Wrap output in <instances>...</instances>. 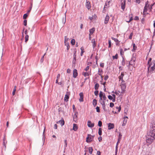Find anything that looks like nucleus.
<instances>
[{
	"mask_svg": "<svg viewBox=\"0 0 155 155\" xmlns=\"http://www.w3.org/2000/svg\"><path fill=\"white\" fill-rule=\"evenodd\" d=\"M150 131L146 136V142L149 144H151L155 139V121L150 124Z\"/></svg>",
	"mask_w": 155,
	"mask_h": 155,
	"instance_id": "obj_1",
	"label": "nucleus"
},
{
	"mask_svg": "<svg viewBox=\"0 0 155 155\" xmlns=\"http://www.w3.org/2000/svg\"><path fill=\"white\" fill-rule=\"evenodd\" d=\"M94 137V135H91L90 134H88L87 137L86 138V142L88 143L91 142Z\"/></svg>",
	"mask_w": 155,
	"mask_h": 155,
	"instance_id": "obj_2",
	"label": "nucleus"
},
{
	"mask_svg": "<svg viewBox=\"0 0 155 155\" xmlns=\"http://www.w3.org/2000/svg\"><path fill=\"white\" fill-rule=\"evenodd\" d=\"M153 65L150 68V70H149V73L152 74L153 72V71L155 69V61L153 60L152 61Z\"/></svg>",
	"mask_w": 155,
	"mask_h": 155,
	"instance_id": "obj_3",
	"label": "nucleus"
},
{
	"mask_svg": "<svg viewBox=\"0 0 155 155\" xmlns=\"http://www.w3.org/2000/svg\"><path fill=\"white\" fill-rule=\"evenodd\" d=\"M78 112L76 111L75 112L74 114L73 115V120L75 123H77L78 121Z\"/></svg>",
	"mask_w": 155,
	"mask_h": 155,
	"instance_id": "obj_4",
	"label": "nucleus"
},
{
	"mask_svg": "<svg viewBox=\"0 0 155 155\" xmlns=\"http://www.w3.org/2000/svg\"><path fill=\"white\" fill-rule=\"evenodd\" d=\"M79 95L80 97V98L79 99V101L80 102H83L84 101V95L83 93L82 92H81L79 94Z\"/></svg>",
	"mask_w": 155,
	"mask_h": 155,
	"instance_id": "obj_5",
	"label": "nucleus"
},
{
	"mask_svg": "<svg viewBox=\"0 0 155 155\" xmlns=\"http://www.w3.org/2000/svg\"><path fill=\"white\" fill-rule=\"evenodd\" d=\"M94 123H92L91 121L88 120L87 121V126L89 127L92 128L94 126Z\"/></svg>",
	"mask_w": 155,
	"mask_h": 155,
	"instance_id": "obj_6",
	"label": "nucleus"
},
{
	"mask_svg": "<svg viewBox=\"0 0 155 155\" xmlns=\"http://www.w3.org/2000/svg\"><path fill=\"white\" fill-rule=\"evenodd\" d=\"M78 75L77 70L76 69H74L73 71V77L74 78H76Z\"/></svg>",
	"mask_w": 155,
	"mask_h": 155,
	"instance_id": "obj_7",
	"label": "nucleus"
},
{
	"mask_svg": "<svg viewBox=\"0 0 155 155\" xmlns=\"http://www.w3.org/2000/svg\"><path fill=\"white\" fill-rule=\"evenodd\" d=\"M114 127V124L113 123H109L108 125V130H111L113 129Z\"/></svg>",
	"mask_w": 155,
	"mask_h": 155,
	"instance_id": "obj_8",
	"label": "nucleus"
},
{
	"mask_svg": "<svg viewBox=\"0 0 155 155\" xmlns=\"http://www.w3.org/2000/svg\"><path fill=\"white\" fill-rule=\"evenodd\" d=\"M86 6L87 8L88 9H89L91 7L90 2L89 1H87V0H86Z\"/></svg>",
	"mask_w": 155,
	"mask_h": 155,
	"instance_id": "obj_9",
	"label": "nucleus"
},
{
	"mask_svg": "<svg viewBox=\"0 0 155 155\" xmlns=\"http://www.w3.org/2000/svg\"><path fill=\"white\" fill-rule=\"evenodd\" d=\"M153 64V63H152V62H151L150 63V64H147V65H148V71H147V73H148V74H147V76L148 77L149 75V69H150V67Z\"/></svg>",
	"mask_w": 155,
	"mask_h": 155,
	"instance_id": "obj_10",
	"label": "nucleus"
},
{
	"mask_svg": "<svg viewBox=\"0 0 155 155\" xmlns=\"http://www.w3.org/2000/svg\"><path fill=\"white\" fill-rule=\"evenodd\" d=\"M126 85L125 83H121L120 86L121 90H125L126 86Z\"/></svg>",
	"mask_w": 155,
	"mask_h": 155,
	"instance_id": "obj_11",
	"label": "nucleus"
},
{
	"mask_svg": "<svg viewBox=\"0 0 155 155\" xmlns=\"http://www.w3.org/2000/svg\"><path fill=\"white\" fill-rule=\"evenodd\" d=\"M58 124H60L61 126H62L63 125H64V120H61L58 121L57 123Z\"/></svg>",
	"mask_w": 155,
	"mask_h": 155,
	"instance_id": "obj_12",
	"label": "nucleus"
},
{
	"mask_svg": "<svg viewBox=\"0 0 155 155\" xmlns=\"http://www.w3.org/2000/svg\"><path fill=\"white\" fill-rule=\"evenodd\" d=\"M68 92H67L64 98V101L67 102L68 101V99L69 98V95L68 94Z\"/></svg>",
	"mask_w": 155,
	"mask_h": 155,
	"instance_id": "obj_13",
	"label": "nucleus"
},
{
	"mask_svg": "<svg viewBox=\"0 0 155 155\" xmlns=\"http://www.w3.org/2000/svg\"><path fill=\"white\" fill-rule=\"evenodd\" d=\"M110 17L109 16L107 15L105 18V21H104V23L105 24H107L108 23L109 20V19Z\"/></svg>",
	"mask_w": 155,
	"mask_h": 155,
	"instance_id": "obj_14",
	"label": "nucleus"
},
{
	"mask_svg": "<svg viewBox=\"0 0 155 155\" xmlns=\"http://www.w3.org/2000/svg\"><path fill=\"white\" fill-rule=\"evenodd\" d=\"M78 127L77 125L76 124H74L73 126V130L74 131H76L78 129Z\"/></svg>",
	"mask_w": 155,
	"mask_h": 155,
	"instance_id": "obj_15",
	"label": "nucleus"
},
{
	"mask_svg": "<svg viewBox=\"0 0 155 155\" xmlns=\"http://www.w3.org/2000/svg\"><path fill=\"white\" fill-rule=\"evenodd\" d=\"M95 31V28H93L90 29L89 30L90 34H92Z\"/></svg>",
	"mask_w": 155,
	"mask_h": 155,
	"instance_id": "obj_16",
	"label": "nucleus"
},
{
	"mask_svg": "<svg viewBox=\"0 0 155 155\" xmlns=\"http://www.w3.org/2000/svg\"><path fill=\"white\" fill-rule=\"evenodd\" d=\"M91 42L93 43L92 46L93 48H94L96 46V42L95 40L94 39H93L92 40Z\"/></svg>",
	"mask_w": 155,
	"mask_h": 155,
	"instance_id": "obj_17",
	"label": "nucleus"
},
{
	"mask_svg": "<svg viewBox=\"0 0 155 155\" xmlns=\"http://www.w3.org/2000/svg\"><path fill=\"white\" fill-rule=\"evenodd\" d=\"M133 49L132 50V51H135V50L136 49L137 47L136 46L135 44L134 43L133 44Z\"/></svg>",
	"mask_w": 155,
	"mask_h": 155,
	"instance_id": "obj_18",
	"label": "nucleus"
},
{
	"mask_svg": "<svg viewBox=\"0 0 155 155\" xmlns=\"http://www.w3.org/2000/svg\"><path fill=\"white\" fill-rule=\"evenodd\" d=\"M93 104L94 107H95L97 104V101L96 99L93 100Z\"/></svg>",
	"mask_w": 155,
	"mask_h": 155,
	"instance_id": "obj_19",
	"label": "nucleus"
},
{
	"mask_svg": "<svg viewBox=\"0 0 155 155\" xmlns=\"http://www.w3.org/2000/svg\"><path fill=\"white\" fill-rule=\"evenodd\" d=\"M125 4H124L123 2H122L121 4V7L122 9L123 10H124V9L125 8Z\"/></svg>",
	"mask_w": 155,
	"mask_h": 155,
	"instance_id": "obj_20",
	"label": "nucleus"
},
{
	"mask_svg": "<svg viewBox=\"0 0 155 155\" xmlns=\"http://www.w3.org/2000/svg\"><path fill=\"white\" fill-rule=\"evenodd\" d=\"M99 85L98 83H96L94 85V88L96 90H97L99 87Z\"/></svg>",
	"mask_w": 155,
	"mask_h": 155,
	"instance_id": "obj_21",
	"label": "nucleus"
},
{
	"mask_svg": "<svg viewBox=\"0 0 155 155\" xmlns=\"http://www.w3.org/2000/svg\"><path fill=\"white\" fill-rule=\"evenodd\" d=\"M102 129L101 128H99L98 129V133L99 135L100 136H101L102 135Z\"/></svg>",
	"mask_w": 155,
	"mask_h": 155,
	"instance_id": "obj_22",
	"label": "nucleus"
},
{
	"mask_svg": "<svg viewBox=\"0 0 155 155\" xmlns=\"http://www.w3.org/2000/svg\"><path fill=\"white\" fill-rule=\"evenodd\" d=\"M124 75V74L123 72H122L120 75L119 77V79L120 80V79L122 80V79H123V77Z\"/></svg>",
	"mask_w": 155,
	"mask_h": 155,
	"instance_id": "obj_23",
	"label": "nucleus"
},
{
	"mask_svg": "<svg viewBox=\"0 0 155 155\" xmlns=\"http://www.w3.org/2000/svg\"><path fill=\"white\" fill-rule=\"evenodd\" d=\"M65 45L67 47V50H68L70 48L69 44L68 42L66 43H64Z\"/></svg>",
	"mask_w": 155,
	"mask_h": 155,
	"instance_id": "obj_24",
	"label": "nucleus"
},
{
	"mask_svg": "<svg viewBox=\"0 0 155 155\" xmlns=\"http://www.w3.org/2000/svg\"><path fill=\"white\" fill-rule=\"evenodd\" d=\"M88 150H89V153L91 154L92 153L93 150L92 147H89L88 148Z\"/></svg>",
	"mask_w": 155,
	"mask_h": 155,
	"instance_id": "obj_25",
	"label": "nucleus"
},
{
	"mask_svg": "<svg viewBox=\"0 0 155 155\" xmlns=\"http://www.w3.org/2000/svg\"><path fill=\"white\" fill-rule=\"evenodd\" d=\"M16 86H15L14 87L12 93V94L13 95H14L15 94V92L16 91Z\"/></svg>",
	"mask_w": 155,
	"mask_h": 155,
	"instance_id": "obj_26",
	"label": "nucleus"
},
{
	"mask_svg": "<svg viewBox=\"0 0 155 155\" xmlns=\"http://www.w3.org/2000/svg\"><path fill=\"white\" fill-rule=\"evenodd\" d=\"M45 54H46V53H45L44 54V55L41 58V59L40 60V62L41 63H42L43 62L44 59V57H45Z\"/></svg>",
	"mask_w": 155,
	"mask_h": 155,
	"instance_id": "obj_27",
	"label": "nucleus"
},
{
	"mask_svg": "<svg viewBox=\"0 0 155 155\" xmlns=\"http://www.w3.org/2000/svg\"><path fill=\"white\" fill-rule=\"evenodd\" d=\"M135 62L133 61H130L129 63V64L133 66L135 64Z\"/></svg>",
	"mask_w": 155,
	"mask_h": 155,
	"instance_id": "obj_28",
	"label": "nucleus"
},
{
	"mask_svg": "<svg viewBox=\"0 0 155 155\" xmlns=\"http://www.w3.org/2000/svg\"><path fill=\"white\" fill-rule=\"evenodd\" d=\"M29 36L28 35H27L25 36V42L26 43L28 40Z\"/></svg>",
	"mask_w": 155,
	"mask_h": 155,
	"instance_id": "obj_29",
	"label": "nucleus"
},
{
	"mask_svg": "<svg viewBox=\"0 0 155 155\" xmlns=\"http://www.w3.org/2000/svg\"><path fill=\"white\" fill-rule=\"evenodd\" d=\"M45 127L44 130L43 131V137H42V140L43 141H45Z\"/></svg>",
	"mask_w": 155,
	"mask_h": 155,
	"instance_id": "obj_30",
	"label": "nucleus"
},
{
	"mask_svg": "<svg viewBox=\"0 0 155 155\" xmlns=\"http://www.w3.org/2000/svg\"><path fill=\"white\" fill-rule=\"evenodd\" d=\"M120 55L122 56L124 54V52L123 51V49L122 48H121L120 49Z\"/></svg>",
	"mask_w": 155,
	"mask_h": 155,
	"instance_id": "obj_31",
	"label": "nucleus"
},
{
	"mask_svg": "<svg viewBox=\"0 0 155 155\" xmlns=\"http://www.w3.org/2000/svg\"><path fill=\"white\" fill-rule=\"evenodd\" d=\"M75 40L74 39H72L71 41V44L72 45H74L75 44Z\"/></svg>",
	"mask_w": 155,
	"mask_h": 155,
	"instance_id": "obj_32",
	"label": "nucleus"
},
{
	"mask_svg": "<svg viewBox=\"0 0 155 155\" xmlns=\"http://www.w3.org/2000/svg\"><path fill=\"white\" fill-rule=\"evenodd\" d=\"M123 60L122 62V64L123 66H124L125 65V61L124 60V57L122 56Z\"/></svg>",
	"mask_w": 155,
	"mask_h": 155,
	"instance_id": "obj_33",
	"label": "nucleus"
},
{
	"mask_svg": "<svg viewBox=\"0 0 155 155\" xmlns=\"http://www.w3.org/2000/svg\"><path fill=\"white\" fill-rule=\"evenodd\" d=\"M98 126L99 127H101L102 126V122L101 121L99 120L98 122Z\"/></svg>",
	"mask_w": 155,
	"mask_h": 155,
	"instance_id": "obj_34",
	"label": "nucleus"
},
{
	"mask_svg": "<svg viewBox=\"0 0 155 155\" xmlns=\"http://www.w3.org/2000/svg\"><path fill=\"white\" fill-rule=\"evenodd\" d=\"M112 58L113 60H114L115 59H117L118 58V54H116L115 56H113Z\"/></svg>",
	"mask_w": 155,
	"mask_h": 155,
	"instance_id": "obj_35",
	"label": "nucleus"
},
{
	"mask_svg": "<svg viewBox=\"0 0 155 155\" xmlns=\"http://www.w3.org/2000/svg\"><path fill=\"white\" fill-rule=\"evenodd\" d=\"M68 38H67L66 36H65L64 37V43H66L68 42Z\"/></svg>",
	"mask_w": 155,
	"mask_h": 155,
	"instance_id": "obj_36",
	"label": "nucleus"
},
{
	"mask_svg": "<svg viewBox=\"0 0 155 155\" xmlns=\"http://www.w3.org/2000/svg\"><path fill=\"white\" fill-rule=\"evenodd\" d=\"M154 3L151 4L150 5V7H148L149 9L150 10V11H151L152 9V7L154 5Z\"/></svg>",
	"mask_w": 155,
	"mask_h": 155,
	"instance_id": "obj_37",
	"label": "nucleus"
},
{
	"mask_svg": "<svg viewBox=\"0 0 155 155\" xmlns=\"http://www.w3.org/2000/svg\"><path fill=\"white\" fill-rule=\"evenodd\" d=\"M136 60V58L134 56V54H133V57L132 58L131 61H133L134 62H135Z\"/></svg>",
	"mask_w": 155,
	"mask_h": 155,
	"instance_id": "obj_38",
	"label": "nucleus"
},
{
	"mask_svg": "<svg viewBox=\"0 0 155 155\" xmlns=\"http://www.w3.org/2000/svg\"><path fill=\"white\" fill-rule=\"evenodd\" d=\"M28 16V15L27 13L24 14L23 16V18L24 19H25Z\"/></svg>",
	"mask_w": 155,
	"mask_h": 155,
	"instance_id": "obj_39",
	"label": "nucleus"
},
{
	"mask_svg": "<svg viewBox=\"0 0 155 155\" xmlns=\"http://www.w3.org/2000/svg\"><path fill=\"white\" fill-rule=\"evenodd\" d=\"M111 39L113 40H114L116 42H120V41H119L116 38H114V37H111Z\"/></svg>",
	"mask_w": 155,
	"mask_h": 155,
	"instance_id": "obj_40",
	"label": "nucleus"
},
{
	"mask_svg": "<svg viewBox=\"0 0 155 155\" xmlns=\"http://www.w3.org/2000/svg\"><path fill=\"white\" fill-rule=\"evenodd\" d=\"M96 109L97 112L99 113L100 112V107H99L97 106L96 108Z\"/></svg>",
	"mask_w": 155,
	"mask_h": 155,
	"instance_id": "obj_41",
	"label": "nucleus"
},
{
	"mask_svg": "<svg viewBox=\"0 0 155 155\" xmlns=\"http://www.w3.org/2000/svg\"><path fill=\"white\" fill-rule=\"evenodd\" d=\"M104 94L101 91L99 93V97H102L103 95H104Z\"/></svg>",
	"mask_w": 155,
	"mask_h": 155,
	"instance_id": "obj_42",
	"label": "nucleus"
},
{
	"mask_svg": "<svg viewBox=\"0 0 155 155\" xmlns=\"http://www.w3.org/2000/svg\"><path fill=\"white\" fill-rule=\"evenodd\" d=\"M148 1H147L145 3V7L148 8L149 6V5L148 4Z\"/></svg>",
	"mask_w": 155,
	"mask_h": 155,
	"instance_id": "obj_43",
	"label": "nucleus"
},
{
	"mask_svg": "<svg viewBox=\"0 0 155 155\" xmlns=\"http://www.w3.org/2000/svg\"><path fill=\"white\" fill-rule=\"evenodd\" d=\"M102 97H103V100L105 101L107 99V97H106L105 95V94H104V95L102 96Z\"/></svg>",
	"mask_w": 155,
	"mask_h": 155,
	"instance_id": "obj_44",
	"label": "nucleus"
},
{
	"mask_svg": "<svg viewBox=\"0 0 155 155\" xmlns=\"http://www.w3.org/2000/svg\"><path fill=\"white\" fill-rule=\"evenodd\" d=\"M64 142L65 143L64 146L65 147H66L67 146V140H64Z\"/></svg>",
	"mask_w": 155,
	"mask_h": 155,
	"instance_id": "obj_45",
	"label": "nucleus"
},
{
	"mask_svg": "<svg viewBox=\"0 0 155 155\" xmlns=\"http://www.w3.org/2000/svg\"><path fill=\"white\" fill-rule=\"evenodd\" d=\"M133 35V33L131 32L130 34V35L129 37V39H131Z\"/></svg>",
	"mask_w": 155,
	"mask_h": 155,
	"instance_id": "obj_46",
	"label": "nucleus"
},
{
	"mask_svg": "<svg viewBox=\"0 0 155 155\" xmlns=\"http://www.w3.org/2000/svg\"><path fill=\"white\" fill-rule=\"evenodd\" d=\"M114 106V104L113 103L111 102L110 104V106L111 107H113Z\"/></svg>",
	"mask_w": 155,
	"mask_h": 155,
	"instance_id": "obj_47",
	"label": "nucleus"
},
{
	"mask_svg": "<svg viewBox=\"0 0 155 155\" xmlns=\"http://www.w3.org/2000/svg\"><path fill=\"white\" fill-rule=\"evenodd\" d=\"M24 25L25 26H26L27 25V21L25 19L24 21Z\"/></svg>",
	"mask_w": 155,
	"mask_h": 155,
	"instance_id": "obj_48",
	"label": "nucleus"
},
{
	"mask_svg": "<svg viewBox=\"0 0 155 155\" xmlns=\"http://www.w3.org/2000/svg\"><path fill=\"white\" fill-rule=\"evenodd\" d=\"M5 138L4 137V138H3V145H5Z\"/></svg>",
	"mask_w": 155,
	"mask_h": 155,
	"instance_id": "obj_49",
	"label": "nucleus"
},
{
	"mask_svg": "<svg viewBox=\"0 0 155 155\" xmlns=\"http://www.w3.org/2000/svg\"><path fill=\"white\" fill-rule=\"evenodd\" d=\"M98 91H94V94L96 96H97L98 94Z\"/></svg>",
	"mask_w": 155,
	"mask_h": 155,
	"instance_id": "obj_50",
	"label": "nucleus"
},
{
	"mask_svg": "<svg viewBox=\"0 0 155 155\" xmlns=\"http://www.w3.org/2000/svg\"><path fill=\"white\" fill-rule=\"evenodd\" d=\"M102 106L104 110L105 111H106V110L105 109V104H102Z\"/></svg>",
	"mask_w": 155,
	"mask_h": 155,
	"instance_id": "obj_51",
	"label": "nucleus"
},
{
	"mask_svg": "<svg viewBox=\"0 0 155 155\" xmlns=\"http://www.w3.org/2000/svg\"><path fill=\"white\" fill-rule=\"evenodd\" d=\"M108 99L109 100H112V99H113V97L111 96L110 95H108Z\"/></svg>",
	"mask_w": 155,
	"mask_h": 155,
	"instance_id": "obj_52",
	"label": "nucleus"
},
{
	"mask_svg": "<svg viewBox=\"0 0 155 155\" xmlns=\"http://www.w3.org/2000/svg\"><path fill=\"white\" fill-rule=\"evenodd\" d=\"M147 7H144V9H143V12L144 13L145 12H146L147 11Z\"/></svg>",
	"mask_w": 155,
	"mask_h": 155,
	"instance_id": "obj_53",
	"label": "nucleus"
},
{
	"mask_svg": "<svg viewBox=\"0 0 155 155\" xmlns=\"http://www.w3.org/2000/svg\"><path fill=\"white\" fill-rule=\"evenodd\" d=\"M84 75L85 77H86L89 75V74L87 72H85L84 73Z\"/></svg>",
	"mask_w": 155,
	"mask_h": 155,
	"instance_id": "obj_54",
	"label": "nucleus"
},
{
	"mask_svg": "<svg viewBox=\"0 0 155 155\" xmlns=\"http://www.w3.org/2000/svg\"><path fill=\"white\" fill-rule=\"evenodd\" d=\"M109 6V4H107L106 3H105V5H104V9L105 8H107Z\"/></svg>",
	"mask_w": 155,
	"mask_h": 155,
	"instance_id": "obj_55",
	"label": "nucleus"
},
{
	"mask_svg": "<svg viewBox=\"0 0 155 155\" xmlns=\"http://www.w3.org/2000/svg\"><path fill=\"white\" fill-rule=\"evenodd\" d=\"M109 78V76L108 75H106L105 76V77L104 78V80L105 81H106Z\"/></svg>",
	"mask_w": 155,
	"mask_h": 155,
	"instance_id": "obj_56",
	"label": "nucleus"
},
{
	"mask_svg": "<svg viewBox=\"0 0 155 155\" xmlns=\"http://www.w3.org/2000/svg\"><path fill=\"white\" fill-rule=\"evenodd\" d=\"M134 19L135 20H138L139 19L138 17L137 16H135L134 18Z\"/></svg>",
	"mask_w": 155,
	"mask_h": 155,
	"instance_id": "obj_57",
	"label": "nucleus"
},
{
	"mask_svg": "<svg viewBox=\"0 0 155 155\" xmlns=\"http://www.w3.org/2000/svg\"><path fill=\"white\" fill-rule=\"evenodd\" d=\"M58 112H62V108L61 107H59V108L58 109Z\"/></svg>",
	"mask_w": 155,
	"mask_h": 155,
	"instance_id": "obj_58",
	"label": "nucleus"
},
{
	"mask_svg": "<svg viewBox=\"0 0 155 155\" xmlns=\"http://www.w3.org/2000/svg\"><path fill=\"white\" fill-rule=\"evenodd\" d=\"M151 60H152V58H149V59L148 61V64H150V63L151 62H151Z\"/></svg>",
	"mask_w": 155,
	"mask_h": 155,
	"instance_id": "obj_59",
	"label": "nucleus"
},
{
	"mask_svg": "<svg viewBox=\"0 0 155 155\" xmlns=\"http://www.w3.org/2000/svg\"><path fill=\"white\" fill-rule=\"evenodd\" d=\"M100 66L102 68H104V64L103 63H101L100 64Z\"/></svg>",
	"mask_w": 155,
	"mask_h": 155,
	"instance_id": "obj_60",
	"label": "nucleus"
},
{
	"mask_svg": "<svg viewBox=\"0 0 155 155\" xmlns=\"http://www.w3.org/2000/svg\"><path fill=\"white\" fill-rule=\"evenodd\" d=\"M101 104L102 105V104H105L104 101L103 100L102 101H100Z\"/></svg>",
	"mask_w": 155,
	"mask_h": 155,
	"instance_id": "obj_61",
	"label": "nucleus"
},
{
	"mask_svg": "<svg viewBox=\"0 0 155 155\" xmlns=\"http://www.w3.org/2000/svg\"><path fill=\"white\" fill-rule=\"evenodd\" d=\"M89 68V66H87V67H86V68H85V69L84 70L85 71H87L88 70Z\"/></svg>",
	"mask_w": 155,
	"mask_h": 155,
	"instance_id": "obj_62",
	"label": "nucleus"
},
{
	"mask_svg": "<svg viewBox=\"0 0 155 155\" xmlns=\"http://www.w3.org/2000/svg\"><path fill=\"white\" fill-rule=\"evenodd\" d=\"M98 140L99 142L101 141L102 140V138L101 136H100L98 138Z\"/></svg>",
	"mask_w": 155,
	"mask_h": 155,
	"instance_id": "obj_63",
	"label": "nucleus"
},
{
	"mask_svg": "<svg viewBox=\"0 0 155 155\" xmlns=\"http://www.w3.org/2000/svg\"><path fill=\"white\" fill-rule=\"evenodd\" d=\"M71 70L69 69H68L67 70V72L68 73H71Z\"/></svg>",
	"mask_w": 155,
	"mask_h": 155,
	"instance_id": "obj_64",
	"label": "nucleus"
}]
</instances>
